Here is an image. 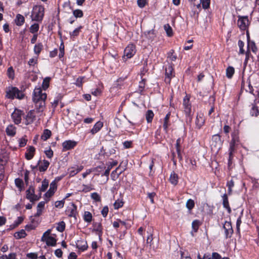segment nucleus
Here are the masks:
<instances>
[{
    "label": "nucleus",
    "mask_w": 259,
    "mask_h": 259,
    "mask_svg": "<svg viewBox=\"0 0 259 259\" xmlns=\"http://www.w3.org/2000/svg\"><path fill=\"white\" fill-rule=\"evenodd\" d=\"M47 94L43 93L40 88H35L33 93L32 100L35 103L37 112L42 113L46 107Z\"/></svg>",
    "instance_id": "1"
},
{
    "label": "nucleus",
    "mask_w": 259,
    "mask_h": 259,
    "mask_svg": "<svg viewBox=\"0 0 259 259\" xmlns=\"http://www.w3.org/2000/svg\"><path fill=\"white\" fill-rule=\"evenodd\" d=\"M45 8L41 5H36L33 7L31 14L32 21L41 22L44 16Z\"/></svg>",
    "instance_id": "2"
},
{
    "label": "nucleus",
    "mask_w": 259,
    "mask_h": 259,
    "mask_svg": "<svg viewBox=\"0 0 259 259\" xmlns=\"http://www.w3.org/2000/svg\"><path fill=\"white\" fill-rule=\"evenodd\" d=\"M51 230L48 229L42 235L41 241L45 242L48 246H55L56 245V235H51Z\"/></svg>",
    "instance_id": "3"
},
{
    "label": "nucleus",
    "mask_w": 259,
    "mask_h": 259,
    "mask_svg": "<svg viewBox=\"0 0 259 259\" xmlns=\"http://www.w3.org/2000/svg\"><path fill=\"white\" fill-rule=\"evenodd\" d=\"M6 97L8 99H13L15 98L21 99L24 97L23 93L16 87H9L6 90Z\"/></svg>",
    "instance_id": "4"
},
{
    "label": "nucleus",
    "mask_w": 259,
    "mask_h": 259,
    "mask_svg": "<svg viewBox=\"0 0 259 259\" xmlns=\"http://www.w3.org/2000/svg\"><path fill=\"white\" fill-rule=\"evenodd\" d=\"M137 51L135 45L131 44L127 45L124 50L123 59H130L132 58L136 54Z\"/></svg>",
    "instance_id": "5"
},
{
    "label": "nucleus",
    "mask_w": 259,
    "mask_h": 259,
    "mask_svg": "<svg viewBox=\"0 0 259 259\" xmlns=\"http://www.w3.org/2000/svg\"><path fill=\"white\" fill-rule=\"evenodd\" d=\"M183 106L186 116L190 117L191 120V105L190 103V99L187 95L183 99Z\"/></svg>",
    "instance_id": "6"
},
{
    "label": "nucleus",
    "mask_w": 259,
    "mask_h": 259,
    "mask_svg": "<svg viewBox=\"0 0 259 259\" xmlns=\"http://www.w3.org/2000/svg\"><path fill=\"white\" fill-rule=\"evenodd\" d=\"M249 20L247 16H239L237 24L242 30H246L249 25Z\"/></svg>",
    "instance_id": "7"
},
{
    "label": "nucleus",
    "mask_w": 259,
    "mask_h": 259,
    "mask_svg": "<svg viewBox=\"0 0 259 259\" xmlns=\"http://www.w3.org/2000/svg\"><path fill=\"white\" fill-rule=\"evenodd\" d=\"M222 144L221 138L219 135H214L212 136L211 139V148L214 150H219Z\"/></svg>",
    "instance_id": "8"
},
{
    "label": "nucleus",
    "mask_w": 259,
    "mask_h": 259,
    "mask_svg": "<svg viewBox=\"0 0 259 259\" xmlns=\"http://www.w3.org/2000/svg\"><path fill=\"white\" fill-rule=\"evenodd\" d=\"M23 115V112L19 109H15L11 114L12 118L15 124H19L22 120V117Z\"/></svg>",
    "instance_id": "9"
},
{
    "label": "nucleus",
    "mask_w": 259,
    "mask_h": 259,
    "mask_svg": "<svg viewBox=\"0 0 259 259\" xmlns=\"http://www.w3.org/2000/svg\"><path fill=\"white\" fill-rule=\"evenodd\" d=\"M57 185L55 181H53L50 186L49 190L45 194V197L49 200L52 196L57 190Z\"/></svg>",
    "instance_id": "10"
},
{
    "label": "nucleus",
    "mask_w": 259,
    "mask_h": 259,
    "mask_svg": "<svg viewBox=\"0 0 259 259\" xmlns=\"http://www.w3.org/2000/svg\"><path fill=\"white\" fill-rule=\"evenodd\" d=\"M235 145H236V140L234 138H233L230 143V147L229 149V158L228 160L229 165L230 164L231 162V160L233 158V153L235 150Z\"/></svg>",
    "instance_id": "11"
},
{
    "label": "nucleus",
    "mask_w": 259,
    "mask_h": 259,
    "mask_svg": "<svg viewBox=\"0 0 259 259\" xmlns=\"http://www.w3.org/2000/svg\"><path fill=\"white\" fill-rule=\"evenodd\" d=\"M26 198L31 202L36 201L38 199L37 196L34 194V189L30 187L26 191Z\"/></svg>",
    "instance_id": "12"
},
{
    "label": "nucleus",
    "mask_w": 259,
    "mask_h": 259,
    "mask_svg": "<svg viewBox=\"0 0 259 259\" xmlns=\"http://www.w3.org/2000/svg\"><path fill=\"white\" fill-rule=\"evenodd\" d=\"M83 166L82 165H75L68 169V174L70 177H72L76 175L78 172L82 170Z\"/></svg>",
    "instance_id": "13"
},
{
    "label": "nucleus",
    "mask_w": 259,
    "mask_h": 259,
    "mask_svg": "<svg viewBox=\"0 0 259 259\" xmlns=\"http://www.w3.org/2000/svg\"><path fill=\"white\" fill-rule=\"evenodd\" d=\"M144 35L149 42H152L155 40L156 33L155 30L151 29L150 30L145 31L144 32Z\"/></svg>",
    "instance_id": "14"
},
{
    "label": "nucleus",
    "mask_w": 259,
    "mask_h": 259,
    "mask_svg": "<svg viewBox=\"0 0 259 259\" xmlns=\"http://www.w3.org/2000/svg\"><path fill=\"white\" fill-rule=\"evenodd\" d=\"M173 67L171 65H168L165 67V81L169 82L170 79L174 75L173 74Z\"/></svg>",
    "instance_id": "15"
},
{
    "label": "nucleus",
    "mask_w": 259,
    "mask_h": 259,
    "mask_svg": "<svg viewBox=\"0 0 259 259\" xmlns=\"http://www.w3.org/2000/svg\"><path fill=\"white\" fill-rule=\"evenodd\" d=\"M76 142L74 141H65L62 143L63 151H67L73 148L76 145Z\"/></svg>",
    "instance_id": "16"
},
{
    "label": "nucleus",
    "mask_w": 259,
    "mask_h": 259,
    "mask_svg": "<svg viewBox=\"0 0 259 259\" xmlns=\"http://www.w3.org/2000/svg\"><path fill=\"white\" fill-rule=\"evenodd\" d=\"M34 110H30L28 112L25 118V124L28 125L32 123L35 119Z\"/></svg>",
    "instance_id": "17"
},
{
    "label": "nucleus",
    "mask_w": 259,
    "mask_h": 259,
    "mask_svg": "<svg viewBox=\"0 0 259 259\" xmlns=\"http://www.w3.org/2000/svg\"><path fill=\"white\" fill-rule=\"evenodd\" d=\"M223 227L225 230L226 237H230L233 232L231 223L226 221L224 224Z\"/></svg>",
    "instance_id": "18"
},
{
    "label": "nucleus",
    "mask_w": 259,
    "mask_h": 259,
    "mask_svg": "<svg viewBox=\"0 0 259 259\" xmlns=\"http://www.w3.org/2000/svg\"><path fill=\"white\" fill-rule=\"evenodd\" d=\"M50 162L46 160L39 161L38 163V169L40 171H45L48 168Z\"/></svg>",
    "instance_id": "19"
},
{
    "label": "nucleus",
    "mask_w": 259,
    "mask_h": 259,
    "mask_svg": "<svg viewBox=\"0 0 259 259\" xmlns=\"http://www.w3.org/2000/svg\"><path fill=\"white\" fill-rule=\"evenodd\" d=\"M76 206L74 204L71 203V206L66 210L67 215L70 217H75L76 214Z\"/></svg>",
    "instance_id": "20"
},
{
    "label": "nucleus",
    "mask_w": 259,
    "mask_h": 259,
    "mask_svg": "<svg viewBox=\"0 0 259 259\" xmlns=\"http://www.w3.org/2000/svg\"><path fill=\"white\" fill-rule=\"evenodd\" d=\"M205 119L202 114L197 115L195 123L198 128H200L204 124Z\"/></svg>",
    "instance_id": "21"
},
{
    "label": "nucleus",
    "mask_w": 259,
    "mask_h": 259,
    "mask_svg": "<svg viewBox=\"0 0 259 259\" xmlns=\"http://www.w3.org/2000/svg\"><path fill=\"white\" fill-rule=\"evenodd\" d=\"M103 126V122L101 121L97 122L91 130V133L94 135L98 133Z\"/></svg>",
    "instance_id": "22"
},
{
    "label": "nucleus",
    "mask_w": 259,
    "mask_h": 259,
    "mask_svg": "<svg viewBox=\"0 0 259 259\" xmlns=\"http://www.w3.org/2000/svg\"><path fill=\"white\" fill-rule=\"evenodd\" d=\"M76 246L81 251L87 250L88 247L87 241L83 240H78L76 242Z\"/></svg>",
    "instance_id": "23"
},
{
    "label": "nucleus",
    "mask_w": 259,
    "mask_h": 259,
    "mask_svg": "<svg viewBox=\"0 0 259 259\" xmlns=\"http://www.w3.org/2000/svg\"><path fill=\"white\" fill-rule=\"evenodd\" d=\"M34 152H35V148L32 146L29 147V148L27 149V152L25 153L26 158L27 160L31 159L34 156Z\"/></svg>",
    "instance_id": "24"
},
{
    "label": "nucleus",
    "mask_w": 259,
    "mask_h": 259,
    "mask_svg": "<svg viewBox=\"0 0 259 259\" xmlns=\"http://www.w3.org/2000/svg\"><path fill=\"white\" fill-rule=\"evenodd\" d=\"M82 28V26H79L78 27L76 28L72 31L70 32L69 35H70V38L72 39L76 38L79 35Z\"/></svg>",
    "instance_id": "25"
},
{
    "label": "nucleus",
    "mask_w": 259,
    "mask_h": 259,
    "mask_svg": "<svg viewBox=\"0 0 259 259\" xmlns=\"http://www.w3.org/2000/svg\"><path fill=\"white\" fill-rule=\"evenodd\" d=\"M16 127L12 124L8 125L6 130L7 135L9 136H14L16 134Z\"/></svg>",
    "instance_id": "26"
},
{
    "label": "nucleus",
    "mask_w": 259,
    "mask_h": 259,
    "mask_svg": "<svg viewBox=\"0 0 259 259\" xmlns=\"http://www.w3.org/2000/svg\"><path fill=\"white\" fill-rule=\"evenodd\" d=\"M169 181L173 185H177L178 183V176L175 172L172 171L169 177Z\"/></svg>",
    "instance_id": "27"
},
{
    "label": "nucleus",
    "mask_w": 259,
    "mask_h": 259,
    "mask_svg": "<svg viewBox=\"0 0 259 259\" xmlns=\"http://www.w3.org/2000/svg\"><path fill=\"white\" fill-rule=\"evenodd\" d=\"M222 198L224 207L226 208L228 210V211L230 213L231 211V209L229 206L227 195L226 194H224L222 196Z\"/></svg>",
    "instance_id": "28"
},
{
    "label": "nucleus",
    "mask_w": 259,
    "mask_h": 259,
    "mask_svg": "<svg viewBox=\"0 0 259 259\" xmlns=\"http://www.w3.org/2000/svg\"><path fill=\"white\" fill-rule=\"evenodd\" d=\"M25 21L24 17L21 14H17L15 19V23L17 26L22 25Z\"/></svg>",
    "instance_id": "29"
},
{
    "label": "nucleus",
    "mask_w": 259,
    "mask_h": 259,
    "mask_svg": "<svg viewBox=\"0 0 259 259\" xmlns=\"http://www.w3.org/2000/svg\"><path fill=\"white\" fill-rule=\"evenodd\" d=\"M117 164V162L116 161H113L112 162H110L108 164L107 168L106 169V170L104 172V175L107 177H108L110 170L114 166L116 165Z\"/></svg>",
    "instance_id": "30"
},
{
    "label": "nucleus",
    "mask_w": 259,
    "mask_h": 259,
    "mask_svg": "<svg viewBox=\"0 0 259 259\" xmlns=\"http://www.w3.org/2000/svg\"><path fill=\"white\" fill-rule=\"evenodd\" d=\"M170 115V113H168L164 118V122L163 124V127L164 130L166 132L167 131L168 127L169 126V119Z\"/></svg>",
    "instance_id": "31"
},
{
    "label": "nucleus",
    "mask_w": 259,
    "mask_h": 259,
    "mask_svg": "<svg viewBox=\"0 0 259 259\" xmlns=\"http://www.w3.org/2000/svg\"><path fill=\"white\" fill-rule=\"evenodd\" d=\"M235 72V69L232 66H229L226 69V76L230 79L232 77Z\"/></svg>",
    "instance_id": "32"
},
{
    "label": "nucleus",
    "mask_w": 259,
    "mask_h": 259,
    "mask_svg": "<svg viewBox=\"0 0 259 259\" xmlns=\"http://www.w3.org/2000/svg\"><path fill=\"white\" fill-rule=\"evenodd\" d=\"M39 28V25L38 23H34L32 24L29 30L31 33L37 34V32Z\"/></svg>",
    "instance_id": "33"
},
{
    "label": "nucleus",
    "mask_w": 259,
    "mask_h": 259,
    "mask_svg": "<svg viewBox=\"0 0 259 259\" xmlns=\"http://www.w3.org/2000/svg\"><path fill=\"white\" fill-rule=\"evenodd\" d=\"M145 116L147 122L150 123L152 121L154 113L151 110H148L146 113Z\"/></svg>",
    "instance_id": "34"
},
{
    "label": "nucleus",
    "mask_w": 259,
    "mask_h": 259,
    "mask_svg": "<svg viewBox=\"0 0 259 259\" xmlns=\"http://www.w3.org/2000/svg\"><path fill=\"white\" fill-rule=\"evenodd\" d=\"M51 136V132L50 130L46 129L44 131L43 134L41 136V138L44 141L48 140Z\"/></svg>",
    "instance_id": "35"
},
{
    "label": "nucleus",
    "mask_w": 259,
    "mask_h": 259,
    "mask_svg": "<svg viewBox=\"0 0 259 259\" xmlns=\"http://www.w3.org/2000/svg\"><path fill=\"white\" fill-rule=\"evenodd\" d=\"M201 225V222L198 220H195L193 221L192 223V230L194 232H196L198 230L199 226Z\"/></svg>",
    "instance_id": "36"
},
{
    "label": "nucleus",
    "mask_w": 259,
    "mask_h": 259,
    "mask_svg": "<svg viewBox=\"0 0 259 259\" xmlns=\"http://www.w3.org/2000/svg\"><path fill=\"white\" fill-rule=\"evenodd\" d=\"M164 29L165 31L166 34L168 36H171L173 34L172 29L171 26L168 24L164 25Z\"/></svg>",
    "instance_id": "37"
},
{
    "label": "nucleus",
    "mask_w": 259,
    "mask_h": 259,
    "mask_svg": "<svg viewBox=\"0 0 259 259\" xmlns=\"http://www.w3.org/2000/svg\"><path fill=\"white\" fill-rule=\"evenodd\" d=\"M26 236V233L24 230H21L15 233L14 236L16 239L24 238Z\"/></svg>",
    "instance_id": "38"
},
{
    "label": "nucleus",
    "mask_w": 259,
    "mask_h": 259,
    "mask_svg": "<svg viewBox=\"0 0 259 259\" xmlns=\"http://www.w3.org/2000/svg\"><path fill=\"white\" fill-rule=\"evenodd\" d=\"M43 46L41 43L37 44L34 46V53L38 55L42 49Z\"/></svg>",
    "instance_id": "39"
},
{
    "label": "nucleus",
    "mask_w": 259,
    "mask_h": 259,
    "mask_svg": "<svg viewBox=\"0 0 259 259\" xmlns=\"http://www.w3.org/2000/svg\"><path fill=\"white\" fill-rule=\"evenodd\" d=\"M250 113L252 116H257L258 114V110L257 107L255 105L252 104Z\"/></svg>",
    "instance_id": "40"
},
{
    "label": "nucleus",
    "mask_w": 259,
    "mask_h": 259,
    "mask_svg": "<svg viewBox=\"0 0 259 259\" xmlns=\"http://www.w3.org/2000/svg\"><path fill=\"white\" fill-rule=\"evenodd\" d=\"M49 186V182L47 180H44L42 181L41 187L39 190L41 192H44L46 190Z\"/></svg>",
    "instance_id": "41"
},
{
    "label": "nucleus",
    "mask_w": 259,
    "mask_h": 259,
    "mask_svg": "<svg viewBox=\"0 0 259 259\" xmlns=\"http://www.w3.org/2000/svg\"><path fill=\"white\" fill-rule=\"evenodd\" d=\"M181 142V138H179L177 139V142H176V149H177V152L178 153V157L180 158H182V156L181 155V150H180Z\"/></svg>",
    "instance_id": "42"
},
{
    "label": "nucleus",
    "mask_w": 259,
    "mask_h": 259,
    "mask_svg": "<svg viewBox=\"0 0 259 259\" xmlns=\"http://www.w3.org/2000/svg\"><path fill=\"white\" fill-rule=\"evenodd\" d=\"M195 205V203L193 200L191 199H189L187 200L186 206V207L189 210H191Z\"/></svg>",
    "instance_id": "43"
},
{
    "label": "nucleus",
    "mask_w": 259,
    "mask_h": 259,
    "mask_svg": "<svg viewBox=\"0 0 259 259\" xmlns=\"http://www.w3.org/2000/svg\"><path fill=\"white\" fill-rule=\"evenodd\" d=\"M7 75L9 78L12 79H14L15 77V72L12 67L8 68L7 70Z\"/></svg>",
    "instance_id": "44"
},
{
    "label": "nucleus",
    "mask_w": 259,
    "mask_h": 259,
    "mask_svg": "<svg viewBox=\"0 0 259 259\" xmlns=\"http://www.w3.org/2000/svg\"><path fill=\"white\" fill-rule=\"evenodd\" d=\"M65 223L63 221L59 222L57 224V226L56 227L57 230H58V231H59L60 232H62L63 231H64V230H65Z\"/></svg>",
    "instance_id": "45"
},
{
    "label": "nucleus",
    "mask_w": 259,
    "mask_h": 259,
    "mask_svg": "<svg viewBox=\"0 0 259 259\" xmlns=\"http://www.w3.org/2000/svg\"><path fill=\"white\" fill-rule=\"evenodd\" d=\"M50 77H46L42 82V87L44 89V90H46L47 89L49 86L50 81Z\"/></svg>",
    "instance_id": "46"
},
{
    "label": "nucleus",
    "mask_w": 259,
    "mask_h": 259,
    "mask_svg": "<svg viewBox=\"0 0 259 259\" xmlns=\"http://www.w3.org/2000/svg\"><path fill=\"white\" fill-rule=\"evenodd\" d=\"M92 215L91 212L89 211H85L84 214V220L88 223H90L92 221Z\"/></svg>",
    "instance_id": "47"
},
{
    "label": "nucleus",
    "mask_w": 259,
    "mask_h": 259,
    "mask_svg": "<svg viewBox=\"0 0 259 259\" xmlns=\"http://www.w3.org/2000/svg\"><path fill=\"white\" fill-rule=\"evenodd\" d=\"M73 15L75 18H81L83 16V12L79 9H76L73 11Z\"/></svg>",
    "instance_id": "48"
},
{
    "label": "nucleus",
    "mask_w": 259,
    "mask_h": 259,
    "mask_svg": "<svg viewBox=\"0 0 259 259\" xmlns=\"http://www.w3.org/2000/svg\"><path fill=\"white\" fill-rule=\"evenodd\" d=\"M61 99V96L59 95L57 96V97L55 98L54 101L52 103V107L54 109L56 108V107L57 106V105L59 104V101Z\"/></svg>",
    "instance_id": "49"
},
{
    "label": "nucleus",
    "mask_w": 259,
    "mask_h": 259,
    "mask_svg": "<svg viewBox=\"0 0 259 259\" xmlns=\"http://www.w3.org/2000/svg\"><path fill=\"white\" fill-rule=\"evenodd\" d=\"M248 48L251 49V51L254 53H256L257 51V49L254 42H248Z\"/></svg>",
    "instance_id": "50"
},
{
    "label": "nucleus",
    "mask_w": 259,
    "mask_h": 259,
    "mask_svg": "<svg viewBox=\"0 0 259 259\" xmlns=\"http://www.w3.org/2000/svg\"><path fill=\"white\" fill-rule=\"evenodd\" d=\"M210 0H201V4L202 8L207 9L209 7Z\"/></svg>",
    "instance_id": "51"
},
{
    "label": "nucleus",
    "mask_w": 259,
    "mask_h": 259,
    "mask_svg": "<svg viewBox=\"0 0 259 259\" xmlns=\"http://www.w3.org/2000/svg\"><path fill=\"white\" fill-rule=\"evenodd\" d=\"M23 220V219L22 217H18L14 223V224L11 226V228L13 229L16 227H17L19 224H20Z\"/></svg>",
    "instance_id": "52"
},
{
    "label": "nucleus",
    "mask_w": 259,
    "mask_h": 259,
    "mask_svg": "<svg viewBox=\"0 0 259 259\" xmlns=\"http://www.w3.org/2000/svg\"><path fill=\"white\" fill-rule=\"evenodd\" d=\"M123 202L121 200L118 199L114 203V206L115 209H118L123 206Z\"/></svg>",
    "instance_id": "53"
},
{
    "label": "nucleus",
    "mask_w": 259,
    "mask_h": 259,
    "mask_svg": "<svg viewBox=\"0 0 259 259\" xmlns=\"http://www.w3.org/2000/svg\"><path fill=\"white\" fill-rule=\"evenodd\" d=\"M15 183L16 184V186L20 189V190L22 189V187L23 186V181L20 179H16L15 180Z\"/></svg>",
    "instance_id": "54"
},
{
    "label": "nucleus",
    "mask_w": 259,
    "mask_h": 259,
    "mask_svg": "<svg viewBox=\"0 0 259 259\" xmlns=\"http://www.w3.org/2000/svg\"><path fill=\"white\" fill-rule=\"evenodd\" d=\"M91 197L95 201L99 202L101 201V197L100 195L96 192L92 193Z\"/></svg>",
    "instance_id": "55"
},
{
    "label": "nucleus",
    "mask_w": 259,
    "mask_h": 259,
    "mask_svg": "<svg viewBox=\"0 0 259 259\" xmlns=\"http://www.w3.org/2000/svg\"><path fill=\"white\" fill-rule=\"evenodd\" d=\"M84 77H79L76 79L75 84H76V86L78 87H81L82 85V83L84 81Z\"/></svg>",
    "instance_id": "56"
},
{
    "label": "nucleus",
    "mask_w": 259,
    "mask_h": 259,
    "mask_svg": "<svg viewBox=\"0 0 259 259\" xmlns=\"http://www.w3.org/2000/svg\"><path fill=\"white\" fill-rule=\"evenodd\" d=\"M65 201L64 199L60 201H57L55 202V206L57 208H61L63 207Z\"/></svg>",
    "instance_id": "57"
},
{
    "label": "nucleus",
    "mask_w": 259,
    "mask_h": 259,
    "mask_svg": "<svg viewBox=\"0 0 259 259\" xmlns=\"http://www.w3.org/2000/svg\"><path fill=\"white\" fill-rule=\"evenodd\" d=\"M37 63V57H34L30 59L28 64L29 66H34L35 64Z\"/></svg>",
    "instance_id": "58"
},
{
    "label": "nucleus",
    "mask_w": 259,
    "mask_h": 259,
    "mask_svg": "<svg viewBox=\"0 0 259 259\" xmlns=\"http://www.w3.org/2000/svg\"><path fill=\"white\" fill-rule=\"evenodd\" d=\"M238 46L239 47V53L240 54H244V50H243V47H244V42L242 41L239 40L238 41Z\"/></svg>",
    "instance_id": "59"
},
{
    "label": "nucleus",
    "mask_w": 259,
    "mask_h": 259,
    "mask_svg": "<svg viewBox=\"0 0 259 259\" xmlns=\"http://www.w3.org/2000/svg\"><path fill=\"white\" fill-rule=\"evenodd\" d=\"M227 186L228 187L229 193H231V192H232V188L234 186V181L232 180H231L230 181L228 182V183L227 184Z\"/></svg>",
    "instance_id": "60"
},
{
    "label": "nucleus",
    "mask_w": 259,
    "mask_h": 259,
    "mask_svg": "<svg viewBox=\"0 0 259 259\" xmlns=\"http://www.w3.org/2000/svg\"><path fill=\"white\" fill-rule=\"evenodd\" d=\"M45 153L49 158H51L53 156V151L51 148L45 151Z\"/></svg>",
    "instance_id": "61"
},
{
    "label": "nucleus",
    "mask_w": 259,
    "mask_h": 259,
    "mask_svg": "<svg viewBox=\"0 0 259 259\" xmlns=\"http://www.w3.org/2000/svg\"><path fill=\"white\" fill-rule=\"evenodd\" d=\"M60 53L59 56L60 58L63 57L64 55V46L63 42H62L60 46Z\"/></svg>",
    "instance_id": "62"
},
{
    "label": "nucleus",
    "mask_w": 259,
    "mask_h": 259,
    "mask_svg": "<svg viewBox=\"0 0 259 259\" xmlns=\"http://www.w3.org/2000/svg\"><path fill=\"white\" fill-rule=\"evenodd\" d=\"M108 211L109 209L107 206H105L103 208L101 211V213L103 217L105 218L107 215Z\"/></svg>",
    "instance_id": "63"
},
{
    "label": "nucleus",
    "mask_w": 259,
    "mask_h": 259,
    "mask_svg": "<svg viewBox=\"0 0 259 259\" xmlns=\"http://www.w3.org/2000/svg\"><path fill=\"white\" fill-rule=\"evenodd\" d=\"M168 57L169 59V60H171V61H175L177 59V56L174 54L173 51L170 52L168 53Z\"/></svg>",
    "instance_id": "64"
}]
</instances>
